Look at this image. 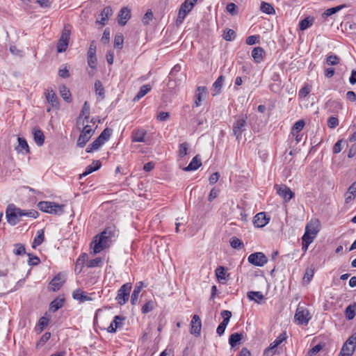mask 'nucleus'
<instances>
[{"label":"nucleus","instance_id":"a211bd4d","mask_svg":"<svg viewBox=\"0 0 356 356\" xmlns=\"http://www.w3.org/2000/svg\"><path fill=\"white\" fill-rule=\"evenodd\" d=\"M94 293H90L88 295L86 292L81 289H76L72 293V297L74 300H78L80 303H83L86 301H91L93 300L92 298V295Z\"/></svg>","mask_w":356,"mask_h":356},{"label":"nucleus","instance_id":"7c9ffc66","mask_svg":"<svg viewBox=\"0 0 356 356\" xmlns=\"http://www.w3.org/2000/svg\"><path fill=\"white\" fill-rule=\"evenodd\" d=\"M143 287V282H140L137 283L134 287V289L131 296V302L132 305H136L138 302L139 294Z\"/></svg>","mask_w":356,"mask_h":356},{"label":"nucleus","instance_id":"4d7b16f0","mask_svg":"<svg viewBox=\"0 0 356 356\" xmlns=\"http://www.w3.org/2000/svg\"><path fill=\"white\" fill-rule=\"evenodd\" d=\"M13 252L16 255H23L26 254V249L24 245L22 243L15 244V249L13 250Z\"/></svg>","mask_w":356,"mask_h":356},{"label":"nucleus","instance_id":"69168bd1","mask_svg":"<svg viewBox=\"0 0 356 356\" xmlns=\"http://www.w3.org/2000/svg\"><path fill=\"white\" fill-rule=\"evenodd\" d=\"M326 62L329 65H335L339 63V58L336 55H330L327 57Z\"/></svg>","mask_w":356,"mask_h":356},{"label":"nucleus","instance_id":"6ab92c4d","mask_svg":"<svg viewBox=\"0 0 356 356\" xmlns=\"http://www.w3.org/2000/svg\"><path fill=\"white\" fill-rule=\"evenodd\" d=\"M269 220L270 218L266 217L265 212H260L254 217L253 224L256 227H263Z\"/></svg>","mask_w":356,"mask_h":356},{"label":"nucleus","instance_id":"79ce46f5","mask_svg":"<svg viewBox=\"0 0 356 356\" xmlns=\"http://www.w3.org/2000/svg\"><path fill=\"white\" fill-rule=\"evenodd\" d=\"M197 1V0H185L184 2L181 3L179 8L189 13L195 6Z\"/></svg>","mask_w":356,"mask_h":356},{"label":"nucleus","instance_id":"bf43d9fd","mask_svg":"<svg viewBox=\"0 0 356 356\" xmlns=\"http://www.w3.org/2000/svg\"><path fill=\"white\" fill-rule=\"evenodd\" d=\"M311 91V86L309 85H305L302 87L298 92V97L300 99H303L306 97Z\"/></svg>","mask_w":356,"mask_h":356},{"label":"nucleus","instance_id":"680f3d73","mask_svg":"<svg viewBox=\"0 0 356 356\" xmlns=\"http://www.w3.org/2000/svg\"><path fill=\"white\" fill-rule=\"evenodd\" d=\"M50 332H45L38 341L36 344L37 348H40L45 344V343L50 339Z\"/></svg>","mask_w":356,"mask_h":356},{"label":"nucleus","instance_id":"4c0bfd02","mask_svg":"<svg viewBox=\"0 0 356 356\" xmlns=\"http://www.w3.org/2000/svg\"><path fill=\"white\" fill-rule=\"evenodd\" d=\"M18 146L16 147L17 151L22 152L25 151L26 153H29V147L28 143L24 138L18 137Z\"/></svg>","mask_w":356,"mask_h":356},{"label":"nucleus","instance_id":"412c9836","mask_svg":"<svg viewBox=\"0 0 356 356\" xmlns=\"http://www.w3.org/2000/svg\"><path fill=\"white\" fill-rule=\"evenodd\" d=\"M118 230L116 229V227L114 225L108 226L106 227L101 234L108 238L111 242H113L115 240L118 236Z\"/></svg>","mask_w":356,"mask_h":356},{"label":"nucleus","instance_id":"e2e57ef3","mask_svg":"<svg viewBox=\"0 0 356 356\" xmlns=\"http://www.w3.org/2000/svg\"><path fill=\"white\" fill-rule=\"evenodd\" d=\"M27 255H28V257H29L28 261H27L29 265H30V266H37V265L39 264L40 259L38 257L34 256L33 254H30V253L27 254Z\"/></svg>","mask_w":356,"mask_h":356},{"label":"nucleus","instance_id":"dca6fc26","mask_svg":"<svg viewBox=\"0 0 356 356\" xmlns=\"http://www.w3.org/2000/svg\"><path fill=\"white\" fill-rule=\"evenodd\" d=\"M221 316L222 317V321L219 324L216 329V332L218 335L221 336L224 334L225 328L229 321L232 316L231 312L228 310H223L221 312Z\"/></svg>","mask_w":356,"mask_h":356},{"label":"nucleus","instance_id":"3c124183","mask_svg":"<svg viewBox=\"0 0 356 356\" xmlns=\"http://www.w3.org/2000/svg\"><path fill=\"white\" fill-rule=\"evenodd\" d=\"M230 245L234 249H241L243 248V242L236 236H233L229 240Z\"/></svg>","mask_w":356,"mask_h":356},{"label":"nucleus","instance_id":"4468645a","mask_svg":"<svg viewBox=\"0 0 356 356\" xmlns=\"http://www.w3.org/2000/svg\"><path fill=\"white\" fill-rule=\"evenodd\" d=\"M90 115V104L88 102H85L79 116L76 120V125L79 129L84 125L85 121L88 122Z\"/></svg>","mask_w":356,"mask_h":356},{"label":"nucleus","instance_id":"ddd939ff","mask_svg":"<svg viewBox=\"0 0 356 356\" xmlns=\"http://www.w3.org/2000/svg\"><path fill=\"white\" fill-rule=\"evenodd\" d=\"M248 261L255 266H263L268 262V258L261 252L252 253L249 255Z\"/></svg>","mask_w":356,"mask_h":356},{"label":"nucleus","instance_id":"13d9d810","mask_svg":"<svg viewBox=\"0 0 356 356\" xmlns=\"http://www.w3.org/2000/svg\"><path fill=\"white\" fill-rule=\"evenodd\" d=\"M188 143L184 142L179 146V155L180 157H184L188 154Z\"/></svg>","mask_w":356,"mask_h":356},{"label":"nucleus","instance_id":"5fc2aeb1","mask_svg":"<svg viewBox=\"0 0 356 356\" xmlns=\"http://www.w3.org/2000/svg\"><path fill=\"white\" fill-rule=\"evenodd\" d=\"M236 35L234 30L228 29L223 34V38L227 41H232L235 39Z\"/></svg>","mask_w":356,"mask_h":356},{"label":"nucleus","instance_id":"39448f33","mask_svg":"<svg viewBox=\"0 0 356 356\" xmlns=\"http://www.w3.org/2000/svg\"><path fill=\"white\" fill-rule=\"evenodd\" d=\"M23 210L16 207L14 204H9L6 211V217L8 222L11 225H15L19 222V218L23 217Z\"/></svg>","mask_w":356,"mask_h":356},{"label":"nucleus","instance_id":"58836bf2","mask_svg":"<svg viewBox=\"0 0 356 356\" xmlns=\"http://www.w3.org/2000/svg\"><path fill=\"white\" fill-rule=\"evenodd\" d=\"M314 22V18L311 17H307L302 20H301L299 23V28L300 31H305L307 29L309 28L312 26Z\"/></svg>","mask_w":356,"mask_h":356},{"label":"nucleus","instance_id":"37998d69","mask_svg":"<svg viewBox=\"0 0 356 356\" xmlns=\"http://www.w3.org/2000/svg\"><path fill=\"white\" fill-rule=\"evenodd\" d=\"M314 275V268H307L302 277V284L307 285L312 280Z\"/></svg>","mask_w":356,"mask_h":356},{"label":"nucleus","instance_id":"7ed1b4c3","mask_svg":"<svg viewBox=\"0 0 356 356\" xmlns=\"http://www.w3.org/2000/svg\"><path fill=\"white\" fill-rule=\"evenodd\" d=\"M111 243L112 242L108 240V238L100 233L93 238L90 243V248L92 250V253L96 254L109 248Z\"/></svg>","mask_w":356,"mask_h":356},{"label":"nucleus","instance_id":"338daca9","mask_svg":"<svg viewBox=\"0 0 356 356\" xmlns=\"http://www.w3.org/2000/svg\"><path fill=\"white\" fill-rule=\"evenodd\" d=\"M152 19H153V13L152 12V10H149L146 12V13L143 16L142 21L145 25H147V24H149V22Z\"/></svg>","mask_w":356,"mask_h":356},{"label":"nucleus","instance_id":"a18cd8bd","mask_svg":"<svg viewBox=\"0 0 356 356\" xmlns=\"http://www.w3.org/2000/svg\"><path fill=\"white\" fill-rule=\"evenodd\" d=\"M60 94L63 99L67 102L72 101L70 91L65 85L60 87Z\"/></svg>","mask_w":356,"mask_h":356},{"label":"nucleus","instance_id":"aec40b11","mask_svg":"<svg viewBox=\"0 0 356 356\" xmlns=\"http://www.w3.org/2000/svg\"><path fill=\"white\" fill-rule=\"evenodd\" d=\"M131 17V10L127 7L122 8L118 14V22L121 26H124Z\"/></svg>","mask_w":356,"mask_h":356},{"label":"nucleus","instance_id":"c85d7f7f","mask_svg":"<svg viewBox=\"0 0 356 356\" xmlns=\"http://www.w3.org/2000/svg\"><path fill=\"white\" fill-rule=\"evenodd\" d=\"M113 15V10L111 6H106L103 10L102 11L100 16L101 19L98 21L99 24H101L102 26H104L106 24V22L108 19L109 17H111Z\"/></svg>","mask_w":356,"mask_h":356},{"label":"nucleus","instance_id":"c756f323","mask_svg":"<svg viewBox=\"0 0 356 356\" xmlns=\"http://www.w3.org/2000/svg\"><path fill=\"white\" fill-rule=\"evenodd\" d=\"M356 196V181L353 183L348 188L345 195L346 203L350 202Z\"/></svg>","mask_w":356,"mask_h":356},{"label":"nucleus","instance_id":"8fccbe9b","mask_svg":"<svg viewBox=\"0 0 356 356\" xmlns=\"http://www.w3.org/2000/svg\"><path fill=\"white\" fill-rule=\"evenodd\" d=\"M305 123L303 120H300L297 121L293 126L291 129V134L296 135L298 133H300V131L302 130Z\"/></svg>","mask_w":356,"mask_h":356},{"label":"nucleus","instance_id":"e433bc0d","mask_svg":"<svg viewBox=\"0 0 356 356\" xmlns=\"http://www.w3.org/2000/svg\"><path fill=\"white\" fill-rule=\"evenodd\" d=\"M151 90V86L149 84L143 85L140 87L139 91L136 94V95L134 98V101H138L143 97H144L146 94H147Z\"/></svg>","mask_w":356,"mask_h":356},{"label":"nucleus","instance_id":"09e8293b","mask_svg":"<svg viewBox=\"0 0 356 356\" xmlns=\"http://www.w3.org/2000/svg\"><path fill=\"white\" fill-rule=\"evenodd\" d=\"M260 9L263 13L268 15L274 14L275 13L273 6L270 3L266 2H262L261 3Z\"/></svg>","mask_w":356,"mask_h":356},{"label":"nucleus","instance_id":"f257e3e1","mask_svg":"<svg viewBox=\"0 0 356 356\" xmlns=\"http://www.w3.org/2000/svg\"><path fill=\"white\" fill-rule=\"evenodd\" d=\"M320 222L318 220H311L305 227V232L302 238V246L306 248L313 242L314 238L319 232Z\"/></svg>","mask_w":356,"mask_h":356},{"label":"nucleus","instance_id":"bb28decb","mask_svg":"<svg viewBox=\"0 0 356 356\" xmlns=\"http://www.w3.org/2000/svg\"><path fill=\"white\" fill-rule=\"evenodd\" d=\"M252 57L257 63H260L265 55V51L262 47H254L252 51Z\"/></svg>","mask_w":356,"mask_h":356},{"label":"nucleus","instance_id":"72a5a7b5","mask_svg":"<svg viewBox=\"0 0 356 356\" xmlns=\"http://www.w3.org/2000/svg\"><path fill=\"white\" fill-rule=\"evenodd\" d=\"M227 268H216V275L218 281L221 284L226 283L229 275L227 273Z\"/></svg>","mask_w":356,"mask_h":356},{"label":"nucleus","instance_id":"f3484780","mask_svg":"<svg viewBox=\"0 0 356 356\" xmlns=\"http://www.w3.org/2000/svg\"><path fill=\"white\" fill-rule=\"evenodd\" d=\"M202 328V322L200 316L195 314L191 320V334L197 337L200 335Z\"/></svg>","mask_w":356,"mask_h":356},{"label":"nucleus","instance_id":"de8ad7c7","mask_svg":"<svg viewBox=\"0 0 356 356\" xmlns=\"http://www.w3.org/2000/svg\"><path fill=\"white\" fill-rule=\"evenodd\" d=\"M345 7H346V5L343 4V5L336 6V7L328 8L323 13V16L325 17H330V16L337 13V12L340 11L341 9H343Z\"/></svg>","mask_w":356,"mask_h":356},{"label":"nucleus","instance_id":"f03ea898","mask_svg":"<svg viewBox=\"0 0 356 356\" xmlns=\"http://www.w3.org/2000/svg\"><path fill=\"white\" fill-rule=\"evenodd\" d=\"M248 117L246 115H239L235 116L234 121L232 124L233 135L238 141L242 138V134L246 131L248 127Z\"/></svg>","mask_w":356,"mask_h":356},{"label":"nucleus","instance_id":"c03bdc74","mask_svg":"<svg viewBox=\"0 0 356 356\" xmlns=\"http://www.w3.org/2000/svg\"><path fill=\"white\" fill-rule=\"evenodd\" d=\"M356 303L348 305L345 310L346 318L352 320L355 316Z\"/></svg>","mask_w":356,"mask_h":356},{"label":"nucleus","instance_id":"f8f14e48","mask_svg":"<svg viewBox=\"0 0 356 356\" xmlns=\"http://www.w3.org/2000/svg\"><path fill=\"white\" fill-rule=\"evenodd\" d=\"M66 281V275L63 273H58L49 282L48 286L49 291H58Z\"/></svg>","mask_w":356,"mask_h":356},{"label":"nucleus","instance_id":"cd10ccee","mask_svg":"<svg viewBox=\"0 0 356 356\" xmlns=\"http://www.w3.org/2000/svg\"><path fill=\"white\" fill-rule=\"evenodd\" d=\"M146 134L147 131L143 129L134 131L131 136L132 142H145Z\"/></svg>","mask_w":356,"mask_h":356},{"label":"nucleus","instance_id":"f704fd0d","mask_svg":"<svg viewBox=\"0 0 356 356\" xmlns=\"http://www.w3.org/2000/svg\"><path fill=\"white\" fill-rule=\"evenodd\" d=\"M247 296L250 300H254L257 303H260L264 299V296L261 291H249Z\"/></svg>","mask_w":356,"mask_h":356},{"label":"nucleus","instance_id":"6e6552de","mask_svg":"<svg viewBox=\"0 0 356 356\" xmlns=\"http://www.w3.org/2000/svg\"><path fill=\"white\" fill-rule=\"evenodd\" d=\"M356 348V335L350 337L343 345L339 356H352Z\"/></svg>","mask_w":356,"mask_h":356},{"label":"nucleus","instance_id":"2f4dec72","mask_svg":"<svg viewBox=\"0 0 356 356\" xmlns=\"http://www.w3.org/2000/svg\"><path fill=\"white\" fill-rule=\"evenodd\" d=\"M243 337V333L235 332L232 334L229 337V343L232 347H235L240 343Z\"/></svg>","mask_w":356,"mask_h":356},{"label":"nucleus","instance_id":"9b49d317","mask_svg":"<svg viewBox=\"0 0 356 356\" xmlns=\"http://www.w3.org/2000/svg\"><path fill=\"white\" fill-rule=\"evenodd\" d=\"M294 317L299 325H307L311 319V316L307 309L300 305L296 309Z\"/></svg>","mask_w":356,"mask_h":356},{"label":"nucleus","instance_id":"49530a36","mask_svg":"<svg viewBox=\"0 0 356 356\" xmlns=\"http://www.w3.org/2000/svg\"><path fill=\"white\" fill-rule=\"evenodd\" d=\"M44 239V230L40 229L37 232V236L35 237L32 246L35 248L36 246L40 245Z\"/></svg>","mask_w":356,"mask_h":356},{"label":"nucleus","instance_id":"393cba45","mask_svg":"<svg viewBox=\"0 0 356 356\" xmlns=\"http://www.w3.org/2000/svg\"><path fill=\"white\" fill-rule=\"evenodd\" d=\"M45 97L48 103L50 104L52 107L58 106V97L53 90H47L45 92Z\"/></svg>","mask_w":356,"mask_h":356},{"label":"nucleus","instance_id":"c9c22d12","mask_svg":"<svg viewBox=\"0 0 356 356\" xmlns=\"http://www.w3.org/2000/svg\"><path fill=\"white\" fill-rule=\"evenodd\" d=\"M224 81L225 77L222 75L218 76V78L216 80L213 84V90L214 91V94L213 95H216L220 92Z\"/></svg>","mask_w":356,"mask_h":356},{"label":"nucleus","instance_id":"864d4df0","mask_svg":"<svg viewBox=\"0 0 356 356\" xmlns=\"http://www.w3.org/2000/svg\"><path fill=\"white\" fill-rule=\"evenodd\" d=\"M124 37L122 33L116 34L114 38V47L122 49L123 47Z\"/></svg>","mask_w":356,"mask_h":356},{"label":"nucleus","instance_id":"2eb2a0df","mask_svg":"<svg viewBox=\"0 0 356 356\" xmlns=\"http://www.w3.org/2000/svg\"><path fill=\"white\" fill-rule=\"evenodd\" d=\"M275 188L277 190V193L284 200L285 202L289 201L294 197V193L292 191L284 184L275 185Z\"/></svg>","mask_w":356,"mask_h":356},{"label":"nucleus","instance_id":"0e129e2a","mask_svg":"<svg viewBox=\"0 0 356 356\" xmlns=\"http://www.w3.org/2000/svg\"><path fill=\"white\" fill-rule=\"evenodd\" d=\"M88 259V256L86 253L81 254L76 260V267H83L84 263Z\"/></svg>","mask_w":356,"mask_h":356},{"label":"nucleus","instance_id":"774afa93","mask_svg":"<svg viewBox=\"0 0 356 356\" xmlns=\"http://www.w3.org/2000/svg\"><path fill=\"white\" fill-rule=\"evenodd\" d=\"M124 320V317L120 316H115L113 321L111 322L117 328L122 327L123 325L122 321Z\"/></svg>","mask_w":356,"mask_h":356},{"label":"nucleus","instance_id":"a878e982","mask_svg":"<svg viewBox=\"0 0 356 356\" xmlns=\"http://www.w3.org/2000/svg\"><path fill=\"white\" fill-rule=\"evenodd\" d=\"M202 165L201 159L199 155H196L193 158L190 163L184 168L185 171L195 170L199 168Z\"/></svg>","mask_w":356,"mask_h":356},{"label":"nucleus","instance_id":"473e14b6","mask_svg":"<svg viewBox=\"0 0 356 356\" xmlns=\"http://www.w3.org/2000/svg\"><path fill=\"white\" fill-rule=\"evenodd\" d=\"M105 143L99 136L86 148V151L88 153L92 152L99 149Z\"/></svg>","mask_w":356,"mask_h":356},{"label":"nucleus","instance_id":"20e7f679","mask_svg":"<svg viewBox=\"0 0 356 356\" xmlns=\"http://www.w3.org/2000/svg\"><path fill=\"white\" fill-rule=\"evenodd\" d=\"M38 207L45 213L61 215L64 213L65 206L53 202L41 201L38 204Z\"/></svg>","mask_w":356,"mask_h":356},{"label":"nucleus","instance_id":"052dcab7","mask_svg":"<svg viewBox=\"0 0 356 356\" xmlns=\"http://www.w3.org/2000/svg\"><path fill=\"white\" fill-rule=\"evenodd\" d=\"M188 14V13H186L185 10H181V9L179 8L178 16H177V18L176 19V24H177V26H179L180 24H181L183 23L186 16Z\"/></svg>","mask_w":356,"mask_h":356},{"label":"nucleus","instance_id":"603ef678","mask_svg":"<svg viewBox=\"0 0 356 356\" xmlns=\"http://www.w3.org/2000/svg\"><path fill=\"white\" fill-rule=\"evenodd\" d=\"M104 265V259L102 257H96L89 261L88 267H99Z\"/></svg>","mask_w":356,"mask_h":356},{"label":"nucleus","instance_id":"a19ab883","mask_svg":"<svg viewBox=\"0 0 356 356\" xmlns=\"http://www.w3.org/2000/svg\"><path fill=\"white\" fill-rule=\"evenodd\" d=\"M95 91L97 95H98L101 99L105 97V90L103 87L102 82L99 80H97L95 82Z\"/></svg>","mask_w":356,"mask_h":356},{"label":"nucleus","instance_id":"5701e85b","mask_svg":"<svg viewBox=\"0 0 356 356\" xmlns=\"http://www.w3.org/2000/svg\"><path fill=\"white\" fill-rule=\"evenodd\" d=\"M33 139L38 146H42L44 143V135L43 131L38 128L34 127L32 130Z\"/></svg>","mask_w":356,"mask_h":356},{"label":"nucleus","instance_id":"6e6d98bb","mask_svg":"<svg viewBox=\"0 0 356 356\" xmlns=\"http://www.w3.org/2000/svg\"><path fill=\"white\" fill-rule=\"evenodd\" d=\"M113 130L110 128H106L103 130V131L100 134L99 137L102 138V140L105 143L109 140Z\"/></svg>","mask_w":356,"mask_h":356},{"label":"nucleus","instance_id":"4be33fe9","mask_svg":"<svg viewBox=\"0 0 356 356\" xmlns=\"http://www.w3.org/2000/svg\"><path fill=\"white\" fill-rule=\"evenodd\" d=\"M207 95V92L206 87H197L195 95V106L196 107L200 106L202 101L206 97Z\"/></svg>","mask_w":356,"mask_h":356},{"label":"nucleus","instance_id":"b1692460","mask_svg":"<svg viewBox=\"0 0 356 356\" xmlns=\"http://www.w3.org/2000/svg\"><path fill=\"white\" fill-rule=\"evenodd\" d=\"M102 166V164L99 161H93L91 165H88L86 168L85 171L79 175V179H81L83 177L90 175V173L97 170Z\"/></svg>","mask_w":356,"mask_h":356},{"label":"nucleus","instance_id":"0eeeda50","mask_svg":"<svg viewBox=\"0 0 356 356\" xmlns=\"http://www.w3.org/2000/svg\"><path fill=\"white\" fill-rule=\"evenodd\" d=\"M83 127L76 142V145L79 147H83L95 133V129L91 126L87 124Z\"/></svg>","mask_w":356,"mask_h":356},{"label":"nucleus","instance_id":"9d476101","mask_svg":"<svg viewBox=\"0 0 356 356\" xmlns=\"http://www.w3.org/2000/svg\"><path fill=\"white\" fill-rule=\"evenodd\" d=\"M287 338L286 332L281 333L276 339L273 341L270 346L264 350V355L265 356H273L277 352V346L281 344Z\"/></svg>","mask_w":356,"mask_h":356},{"label":"nucleus","instance_id":"423d86ee","mask_svg":"<svg viewBox=\"0 0 356 356\" xmlns=\"http://www.w3.org/2000/svg\"><path fill=\"white\" fill-rule=\"evenodd\" d=\"M71 25L65 24L64 26L60 38L57 44V51L58 53H63L66 51L71 34Z\"/></svg>","mask_w":356,"mask_h":356},{"label":"nucleus","instance_id":"ea45409f","mask_svg":"<svg viewBox=\"0 0 356 356\" xmlns=\"http://www.w3.org/2000/svg\"><path fill=\"white\" fill-rule=\"evenodd\" d=\"M64 304L63 298H56L50 303L49 310L52 312H55L61 308Z\"/></svg>","mask_w":356,"mask_h":356},{"label":"nucleus","instance_id":"1a4fd4ad","mask_svg":"<svg viewBox=\"0 0 356 356\" xmlns=\"http://www.w3.org/2000/svg\"><path fill=\"white\" fill-rule=\"evenodd\" d=\"M131 289V284L130 283H126L120 288L115 298L118 304L123 305L128 301Z\"/></svg>","mask_w":356,"mask_h":356}]
</instances>
